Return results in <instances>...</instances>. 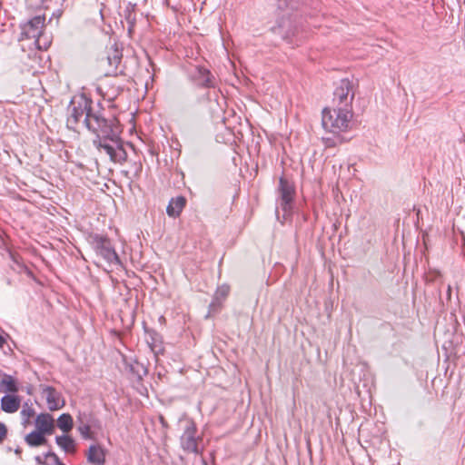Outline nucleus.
<instances>
[{
	"label": "nucleus",
	"instance_id": "obj_24",
	"mask_svg": "<svg viewBox=\"0 0 465 465\" xmlns=\"http://www.w3.org/2000/svg\"><path fill=\"white\" fill-rule=\"evenodd\" d=\"M186 204V199L183 196L176 197V217L179 216L182 210L184 208Z\"/></svg>",
	"mask_w": 465,
	"mask_h": 465
},
{
	"label": "nucleus",
	"instance_id": "obj_5",
	"mask_svg": "<svg viewBox=\"0 0 465 465\" xmlns=\"http://www.w3.org/2000/svg\"><path fill=\"white\" fill-rule=\"evenodd\" d=\"M88 242L92 245L95 253L101 256L110 264H120L121 261L112 244L111 240L103 234L92 233L88 237Z\"/></svg>",
	"mask_w": 465,
	"mask_h": 465
},
{
	"label": "nucleus",
	"instance_id": "obj_7",
	"mask_svg": "<svg viewBox=\"0 0 465 465\" xmlns=\"http://www.w3.org/2000/svg\"><path fill=\"white\" fill-rule=\"evenodd\" d=\"M117 74H104V78L100 81L96 90L104 99L110 102L114 101L124 90V85Z\"/></svg>",
	"mask_w": 465,
	"mask_h": 465
},
{
	"label": "nucleus",
	"instance_id": "obj_11",
	"mask_svg": "<svg viewBox=\"0 0 465 465\" xmlns=\"http://www.w3.org/2000/svg\"><path fill=\"white\" fill-rule=\"evenodd\" d=\"M42 394L45 397L47 406L50 411L60 410L64 405V401L61 393L51 386H43Z\"/></svg>",
	"mask_w": 465,
	"mask_h": 465
},
{
	"label": "nucleus",
	"instance_id": "obj_25",
	"mask_svg": "<svg viewBox=\"0 0 465 465\" xmlns=\"http://www.w3.org/2000/svg\"><path fill=\"white\" fill-rule=\"evenodd\" d=\"M173 203H174V198H172L169 201V203H168V205L166 207V213H167V214L170 217H174V206H173Z\"/></svg>",
	"mask_w": 465,
	"mask_h": 465
},
{
	"label": "nucleus",
	"instance_id": "obj_26",
	"mask_svg": "<svg viewBox=\"0 0 465 465\" xmlns=\"http://www.w3.org/2000/svg\"><path fill=\"white\" fill-rule=\"evenodd\" d=\"M7 436V428L6 426L0 421V443H2Z\"/></svg>",
	"mask_w": 465,
	"mask_h": 465
},
{
	"label": "nucleus",
	"instance_id": "obj_10",
	"mask_svg": "<svg viewBox=\"0 0 465 465\" xmlns=\"http://www.w3.org/2000/svg\"><path fill=\"white\" fill-rule=\"evenodd\" d=\"M280 206L284 213H290L295 194V188L292 183L282 176L279 180Z\"/></svg>",
	"mask_w": 465,
	"mask_h": 465
},
{
	"label": "nucleus",
	"instance_id": "obj_2",
	"mask_svg": "<svg viewBox=\"0 0 465 465\" xmlns=\"http://www.w3.org/2000/svg\"><path fill=\"white\" fill-rule=\"evenodd\" d=\"M45 15H35L20 25L19 41L34 40L33 45L38 50H46L51 45V39L44 34Z\"/></svg>",
	"mask_w": 465,
	"mask_h": 465
},
{
	"label": "nucleus",
	"instance_id": "obj_13",
	"mask_svg": "<svg viewBox=\"0 0 465 465\" xmlns=\"http://www.w3.org/2000/svg\"><path fill=\"white\" fill-rule=\"evenodd\" d=\"M35 428L45 435H51L54 431V420L49 413H40L35 419Z\"/></svg>",
	"mask_w": 465,
	"mask_h": 465
},
{
	"label": "nucleus",
	"instance_id": "obj_30",
	"mask_svg": "<svg viewBox=\"0 0 465 465\" xmlns=\"http://www.w3.org/2000/svg\"><path fill=\"white\" fill-rule=\"evenodd\" d=\"M35 460H36V461H37L38 463H40V464H44V465H46V464H47L46 462L42 461V460H41V458H40V457H36V459H35Z\"/></svg>",
	"mask_w": 465,
	"mask_h": 465
},
{
	"label": "nucleus",
	"instance_id": "obj_1",
	"mask_svg": "<svg viewBox=\"0 0 465 465\" xmlns=\"http://www.w3.org/2000/svg\"><path fill=\"white\" fill-rule=\"evenodd\" d=\"M67 118V126L77 131L78 124H83L95 135L93 143L99 153H106L110 160L115 163L123 164L127 160V152L120 134L122 132L118 120L115 117L106 118L104 110L99 104L84 95L72 100Z\"/></svg>",
	"mask_w": 465,
	"mask_h": 465
},
{
	"label": "nucleus",
	"instance_id": "obj_33",
	"mask_svg": "<svg viewBox=\"0 0 465 465\" xmlns=\"http://www.w3.org/2000/svg\"><path fill=\"white\" fill-rule=\"evenodd\" d=\"M3 374H4V373H2V371L0 370V377H2V376H3Z\"/></svg>",
	"mask_w": 465,
	"mask_h": 465
},
{
	"label": "nucleus",
	"instance_id": "obj_6",
	"mask_svg": "<svg viewBox=\"0 0 465 465\" xmlns=\"http://www.w3.org/2000/svg\"><path fill=\"white\" fill-rule=\"evenodd\" d=\"M354 95L352 82L348 78L341 79L333 93L332 107L352 112Z\"/></svg>",
	"mask_w": 465,
	"mask_h": 465
},
{
	"label": "nucleus",
	"instance_id": "obj_34",
	"mask_svg": "<svg viewBox=\"0 0 465 465\" xmlns=\"http://www.w3.org/2000/svg\"><path fill=\"white\" fill-rule=\"evenodd\" d=\"M145 3L148 1V0H143Z\"/></svg>",
	"mask_w": 465,
	"mask_h": 465
},
{
	"label": "nucleus",
	"instance_id": "obj_20",
	"mask_svg": "<svg viewBox=\"0 0 465 465\" xmlns=\"http://www.w3.org/2000/svg\"><path fill=\"white\" fill-rule=\"evenodd\" d=\"M134 6H135V5L129 4V5L124 10V19L128 25L127 31H128V35L130 36H132V35L134 33L135 22H136V15L134 13Z\"/></svg>",
	"mask_w": 465,
	"mask_h": 465
},
{
	"label": "nucleus",
	"instance_id": "obj_16",
	"mask_svg": "<svg viewBox=\"0 0 465 465\" xmlns=\"http://www.w3.org/2000/svg\"><path fill=\"white\" fill-rule=\"evenodd\" d=\"M20 408V399L15 395H5L1 399V409L7 413H14Z\"/></svg>",
	"mask_w": 465,
	"mask_h": 465
},
{
	"label": "nucleus",
	"instance_id": "obj_21",
	"mask_svg": "<svg viewBox=\"0 0 465 465\" xmlns=\"http://www.w3.org/2000/svg\"><path fill=\"white\" fill-rule=\"evenodd\" d=\"M58 428L64 433L71 431L74 426L73 418L69 413H63L57 419Z\"/></svg>",
	"mask_w": 465,
	"mask_h": 465
},
{
	"label": "nucleus",
	"instance_id": "obj_27",
	"mask_svg": "<svg viewBox=\"0 0 465 465\" xmlns=\"http://www.w3.org/2000/svg\"><path fill=\"white\" fill-rule=\"evenodd\" d=\"M229 291H230L229 286L224 285V286H222L221 288L218 289L217 293L220 296L224 298V297H226L228 295Z\"/></svg>",
	"mask_w": 465,
	"mask_h": 465
},
{
	"label": "nucleus",
	"instance_id": "obj_12",
	"mask_svg": "<svg viewBox=\"0 0 465 465\" xmlns=\"http://www.w3.org/2000/svg\"><path fill=\"white\" fill-rule=\"evenodd\" d=\"M144 340L148 347L155 356L163 354L164 345L163 338L157 331H155L154 330L145 329Z\"/></svg>",
	"mask_w": 465,
	"mask_h": 465
},
{
	"label": "nucleus",
	"instance_id": "obj_23",
	"mask_svg": "<svg viewBox=\"0 0 465 465\" xmlns=\"http://www.w3.org/2000/svg\"><path fill=\"white\" fill-rule=\"evenodd\" d=\"M332 136L322 137V141L325 147L332 148L339 144H341L344 142V139L340 135V134H332Z\"/></svg>",
	"mask_w": 465,
	"mask_h": 465
},
{
	"label": "nucleus",
	"instance_id": "obj_32",
	"mask_svg": "<svg viewBox=\"0 0 465 465\" xmlns=\"http://www.w3.org/2000/svg\"><path fill=\"white\" fill-rule=\"evenodd\" d=\"M166 5H170V0H165Z\"/></svg>",
	"mask_w": 465,
	"mask_h": 465
},
{
	"label": "nucleus",
	"instance_id": "obj_18",
	"mask_svg": "<svg viewBox=\"0 0 465 465\" xmlns=\"http://www.w3.org/2000/svg\"><path fill=\"white\" fill-rule=\"evenodd\" d=\"M1 392L15 393L18 391V387L15 380L9 374L4 373L0 381Z\"/></svg>",
	"mask_w": 465,
	"mask_h": 465
},
{
	"label": "nucleus",
	"instance_id": "obj_14",
	"mask_svg": "<svg viewBox=\"0 0 465 465\" xmlns=\"http://www.w3.org/2000/svg\"><path fill=\"white\" fill-rule=\"evenodd\" d=\"M124 362L125 371L130 373L132 378L140 381L147 374V369L143 363H140L135 360L128 361L125 357H124Z\"/></svg>",
	"mask_w": 465,
	"mask_h": 465
},
{
	"label": "nucleus",
	"instance_id": "obj_28",
	"mask_svg": "<svg viewBox=\"0 0 465 465\" xmlns=\"http://www.w3.org/2000/svg\"><path fill=\"white\" fill-rule=\"evenodd\" d=\"M35 414V411L33 409H23L21 411V415L28 419L29 417L33 416Z\"/></svg>",
	"mask_w": 465,
	"mask_h": 465
},
{
	"label": "nucleus",
	"instance_id": "obj_3",
	"mask_svg": "<svg viewBox=\"0 0 465 465\" xmlns=\"http://www.w3.org/2000/svg\"><path fill=\"white\" fill-rule=\"evenodd\" d=\"M352 112H348L335 107L322 110V124L329 133L340 134L349 129Z\"/></svg>",
	"mask_w": 465,
	"mask_h": 465
},
{
	"label": "nucleus",
	"instance_id": "obj_4",
	"mask_svg": "<svg viewBox=\"0 0 465 465\" xmlns=\"http://www.w3.org/2000/svg\"><path fill=\"white\" fill-rule=\"evenodd\" d=\"M178 426L183 430L180 437L181 448L188 453H201L198 442L202 441V437L196 435L197 428L194 421L188 418H181Z\"/></svg>",
	"mask_w": 465,
	"mask_h": 465
},
{
	"label": "nucleus",
	"instance_id": "obj_9",
	"mask_svg": "<svg viewBox=\"0 0 465 465\" xmlns=\"http://www.w3.org/2000/svg\"><path fill=\"white\" fill-rule=\"evenodd\" d=\"M197 57L193 59L197 62ZM186 63L190 65L189 68H186L193 80L196 83L197 85L204 88H212L215 85V78L211 74V72L200 65L198 63L193 64L191 61L186 60Z\"/></svg>",
	"mask_w": 465,
	"mask_h": 465
},
{
	"label": "nucleus",
	"instance_id": "obj_29",
	"mask_svg": "<svg viewBox=\"0 0 465 465\" xmlns=\"http://www.w3.org/2000/svg\"><path fill=\"white\" fill-rule=\"evenodd\" d=\"M446 296H447L448 300H450V298H451V286L450 284L447 286Z\"/></svg>",
	"mask_w": 465,
	"mask_h": 465
},
{
	"label": "nucleus",
	"instance_id": "obj_19",
	"mask_svg": "<svg viewBox=\"0 0 465 465\" xmlns=\"http://www.w3.org/2000/svg\"><path fill=\"white\" fill-rule=\"evenodd\" d=\"M25 440L31 447H38L46 442L45 435L37 430L28 433Z\"/></svg>",
	"mask_w": 465,
	"mask_h": 465
},
{
	"label": "nucleus",
	"instance_id": "obj_15",
	"mask_svg": "<svg viewBox=\"0 0 465 465\" xmlns=\"http://www.w3.org/2000/svg\"><path fill=\"white\" fill-rule=\"evenodd\" d=\"M87 461L94 465H104L105 462V451L99 445H91L86 453Z\"/></svg>",
	"mask_w": 465,
	"mask_h": 465
},
{
	"label": "nucleus",
	"instance_id": "obj_17",
	"mask_svg": "<svg viewBox=\"0 0 465 465\" xmlns=\"http://www.w3.org/2000/svg\"><path fill=\"white\" fill-rule=\"evenodd\" d=\"M56 444L67 453H74L76 451L74 440L68 435L55 437Z\"/></svg>",
	"mask_w": 465,
	"mask_h": 465
},
{
	"label": "nucleus",
	"instance_id": "obj_8",
	"mask_svg": "<svg viewBox=\"0 0 465 465\" xmlns=\"http://www.w3.org/2000/svg\"><path fill=\"white\" fill-rule=\"evenodd\" d=\"M123 58L122 50L116 44L107 47L104 54L98 59V65L104 70V74L110 75L116 73L118 65Z\"/></svg>",
	"mask_w": 465,
	"mask_h": 465
},
{
	"label": "nucleus",
	"instance_id": "obj_31",
	"mask_svg": "<svg viewBox=\"0 0 465 465\" xmlns=\"http://www.w3.org/2000/svg\"><path fill=\"white\" fill-rule=\"evenodd\" d=\"M26 272H27V274H28V275H31V274H32V272H31L30 270L26 269Z\"/></svg>",
	"mask_w": 465,
	"mask_h": 465
},
{
	"label": "nucleus",
	"instance_id": "obj_22",
	"mask_svg": "<svg viewBox=\"0 0 465 465\" xmlns=\"http://www.w3.org/2000/svg\"><path fill=\"white\" fill-rule=\"evenodd\" d=\"M85 418H86L85 416H82V415H80L78 417L79 425L77 427V430L84 439L88 440V439H92V433H91V426L89 424V421Z\"/></svg>",
	"mask_w": 465,
	"mask_h": 465
}]
</instances>
